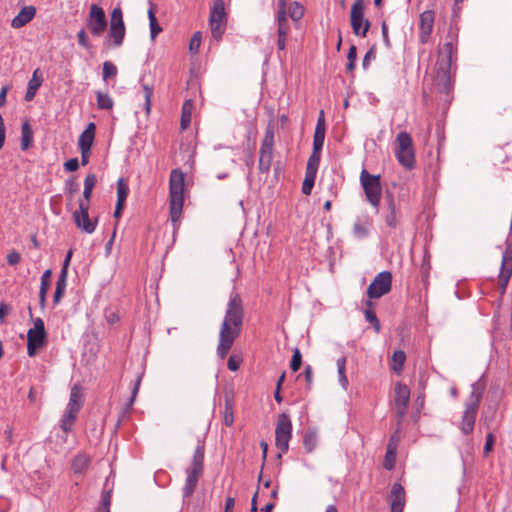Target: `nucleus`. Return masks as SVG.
<instances>
[{
	"mask_svg": "<svg viewBox=\"0 0 512 512\" xmlns=\"http://www.w3.org/2000/svg\"><path fill=\"white\" fill-rule=\"evenodd\" d=\"M242 359L238 356L231 355L227 362V367L231 371H237L240 367Z\"/></svg>",
	"mask_w": 512,
	"mask_h": 512,
	"instance_id": "4d7b16f0",
	"label": "nucleus"
},
{
	"mask_svg": "<svg viewBox=\"0 0 512 512\" xmlns=\"http://www.w3.org/2000/svg\"><path fill=\"white\" fill-rule=\"evenodd\" d=\"M82 405H83L82 388H81V386L75 384L71 388L70 398H69V402H68L66 410L78 413L80 411V409L82 408Z\"/></svg>",
	"mask_w": 512,
	"mask_h": 512,
	"instance_id": "b1692460",
	"label": "nucleus"
},
{
	"mask_svg": "<svg viewBox=\"0 0 512 512\" xmlns=\"http://www.w3.org/2000/svg\"><path fill=\"white\" fill-rule=\"evenodd\" d=\"M96 96H97L98 108L104 109V110H110L113 108L114 102L108 94L98 91L96 93Z\"/></svg>",
	"mask_w": 512,
	"mask_h": 512,
	"instance_id": "ea45409f",
	"label": "nucleus"
},
{
	"mask_svg": "<svg viewBox=\"0 0 512 512\" xmlns=\"http://www.w3.org/2000/svg\"><path fill=\"white\" fill-rule=\"evenodd\" d=\"M274 146V127L269 124L265 131V136L261 144L262 149H273Z\"/></svg>",
	"mask_w": 512,
	"mask_h": 512,
	"instance_id": "79ce46f5",
	"label": "nucleus"
},
{
	"mask_svg": "<svg viewBox=\"0 0 512 512\" xmlns=\"http://www.w3.org/2000/svg\"><path fill=\"white\" fill-rule=\"evenodd\" d=\"M193 108L194 104L192 100L189 99L183 103L180 121V126L182 130H186L189 127L192 119Z\"/></svg>",
	"mask_w": 512,
	"mask_h": 512,
	"instance_id": "cd10ccee",
	"label": "nucleus"
},
{
	"mask_svg": "<svg viewBox=\"0 0 512 512\" xmlns=\"http://www.w3.org/2000/svg\"><path fill=\"white\" fill-rule=\"evenodd\" d=\"M202 36L200 32H196L193 34L190 43H189V49L193 53H197L200 45H201Z\"/></svg>",
	"mask_w": 512,
	"mask_h": 512,
	"instance_id": "603ef678",
	"label": "nucleus"
},
{
	"mask_svg": "<svg viewBox=\"0 0 512 512\" xmlns=\"http://www.w3.org/2000/svg\"><path fill=\"white\" fill-rule=\"evenodd\" d=\"M142 88L145 99V111L147 114H149L151 109V98L153 96V88L147 84H142Z\"/></svg>",
	"mask_w": 512,
	"mask_h": 512,
	"instance_id": "3c124183",
	"label": "nucleus"
},
{
	"mask_svg": "<svg viewBox=\"0 0 512 512\" xmlns=\"http://www.w3.org/2000/svg\"><path fill=\"white\" fill-rule=\"evenodd\" d=\"M72 250H69L67 252V255L63 261L61 272L58 276L57 282H56V289L53 296V302L54 304H58L63 297L66 286H67V276H68V268L70 265V261L72 258Z\"/></svg>",
	"mask_w": 512,
	"mask_h": 512,
	"instance_id": "dca6fc26",
	"label": "nucleus"
},
{
	"mask_svg": "<svg viewBox=\"0 0 512 512\" xmlns=\"http://www.w3.org/2000/svg\"><path fill=\"white\" fill-rule=\"evenodd\" d=\"M395 155L398 162L406 169L415 166V151L412 137L409 133L400 132L395 140Z\"/></svg>",
	"mask_w": 512,
	"mask_h": 512,
	"instance_id": "39448f33",
	"label": "nucleus"
},
{
	"mask_svg": "<svg viewBox=\"0 0 512 512\" xmlns=\"http://www.w3.org/2000/svg\"><path fill=\"white\" fill-rule=\"evenodd\" d=\"M357 59V48L355 45H351L348 54H347V60L350 62H356Z\"/></svg>",
	"mask_w": 512,
	"mask_h": 512,
	"instance_id": "0e129e2a",
	"label": "nucleus"
},
{
	"mask_svg": "<svg viewBox=\"0 0 512 512\" xmlns=\"http://www.w3.org/2000/svg\"><path fill=\"white\" fill-rule=\"evenodd\" d=\"M326 134V123L324 111L321 110L318 116L317 124L313 136V150L322 151Z\"/></svg>",
	"mask_w": 512,
	"mask_h": 512,
	"instance_id": "aec40b11",
	"label": "nucleus"
},
{
	"mask_svg": "<svg viewBox=\"0 0 512 512\" xmlns=\"http://www.w3.org/2000/svg\"><path fill=\"white\" fill-rule=\"evenodd\" d=\"M316 175L305 172V179L302 184V193L304 195H310L314 186Z\"/></svg>",
	"mask_w": 512,
	"mask_h": 512,
	"instance_id": "49530a36",
	"label": "nucleus"
},
{
	"mask_svg": "<svg viewBox=\"0 0 512 512\" xmlns=\"http://www.w3.org/2000/svg\"><path fill=\"white\" fill-rule=\"evenodd\" d=\"M287 12H277L278 36H286L290 31V25L286 16Z\"/></svg>",
	"mask_w": 512,
	"mask_h": 512,
	"instance_id": "2f4dec72",
	"label": "nucleus"
},
{
	"mask_svg": "<svg viewBox=\"0 0 512 512\" xmlns=\"http://www.w3.org/2000/svg\"><path fill=\"white\" fill-rule=\"evenodd\" d=\"M223 421L227 427L232 426L234 423L233 406L228 399L225 402Z\"/></svg>",
	"mask_w": 512,
	"mask_h": 512,
	"instance_id": "c03bdc74",
	"label": "nucleus"
},
{
	"mask_svg": "<svg viewBox=\"0 0 512 512\" xmlns=\"http://www.w3.org/2000/svg\"><path fill=\"white\" fill-rule=\"evenodd\" d=\"M243 320L244 307L242 299L237 292H232L219 331L217 355L220 359H225L234 341L240 336Z\"/></svg>",
	"mask_w": 512,
	"mask_h": 512,
	"instance_id": "f257e3e1",
	"label": "nucleus"
},
{
	"mask_svg": "<svg viewBox=\"0 0 512 512\" xmlns=\"http://www.w3.org/2000/svg\"><path fill=\"white\" fill-rule=\"evenodd\" d=\"M406 360V354L402 350H397L393 353L390 367L396 373H400L403 369Z\"/></svg>",
	"mask_w": 512,
	"mask_h": 512,
	"instance_id": "7c9ffc66",
	"label": "nucleus"
},
{
	"mask_svg": "<svg viewBox=\"0 0 512 512\" xmlns=\"http://www.w3.org/2000/svg\"><path fill=\"white\" fill-rule=\"evenodd\" d=\"M292 437V422L288 414L282 413L278 416L275 429V445L281 451L286 453L289 449V441Z\"/></svg>",
	"mask_w": 512,
	"mask_h": 512,
	"instance_id": "1a4fd4ad",
	"label": "nucleus"
},
{
	"mask_svg": "<svg viewBox=\"0 0 512 512\" xmlns=\"http://www.w3.org/2000/svg\"><path fill=\"white\" fill-rule=\"evenodd\" d=\"M391 512H403L406 503V492L400 483H394L388 496Z\"/></svg>",
	"mask_w": 512,
	"mask_h": 512,
	"instance_id": "a211bd4d",
	"label": "nucleus"
},
{
	"mask_svg": "<svg viewBox=\"0 0 512 512\" xmlns=\"http://www.w3.org/2000/svg\"><path fill=\"white\" fill-rule=\"evenodd\" d=\"M320 159H321V151L313 150L312 154L310 155L308 162H307L306 172L316 175L318 166L320 163Z\"/></svg>",
	"mask_w": 512,
	"mask_h": 512,
	"instance_id": "f704fd0d",
	"label": "nucleus"
},
{
	"mask_svg": "<svg viewBox=\"0 0 512 512\" xmlns=\"http://www.w3.org/2000/svg\"><path fill=\"white\" fill-rule=\"evenodd\" d=\"M372 226V220L369 217L359 219L353 226V234L357 238H365L369 234V230Z\"/></svg>",
	"mask_w": 512,
	"mask_h": 512,
	"instance_id": "a878e982",
	"label": "nucleus"
},
{
	"mask_svg": "<svg viewBox=\"0 0 512 512\" xmlns=\"http://www.w3.org/2000/svg\"><path fill=\"white\" fill-rule=\"evenodd\" d=\"M126 28L123 20V12L120 7H115L110 15V24L108 39L112 41L115 47L123 44L125 38Z\"/></svg>",
	"mask_w": 512,
	"mask_h": 512,
	"instance_id": "9b49d317",
	"label": "nucleus"
},
{
	"mask_svg": "<svg viewBox=\"0 0 512 512\" xmlns=\"http://www.w3.org/2000/svg\"><path fill=\"white\" fill-rule=\"evenodd\" d=\"M185 192V173L181 169H173L169 178V212L171 221L177 223L183 211Z\"/></svg>",
	"mask_w": 512,
	"mask_h": 512,
	"instance_id": "7ed1b4c3",
	"label": "nucleus"
},
{
	"mask_svg": "<svg viewBox=\"0 0 512 512\" xmlns=\"http://www.w3.org/2000/svg\"><path fill=\"white\" fill-rule=\"evenodd\" d=\"M111 505V491L103 492L101 496V503L97 509V512H110Z\"/></svg>",
	"mask_w": 512,
	"mask_h": 512,
	"instance_id": "de8ad7c7",
	"label": "nucleus"
},
{
	"mask_svg": "<svg viewBox=\"0 0 512 512\" xmlns=\"http://www.w3.org/2000/svg\"><path fill=\"white\" fill-rule=\"evenodd\" d=\"M226 24L227 14L225 11V3L223 0H214L210 11L209 25L212 37L217 41L222 38L226 30Z\"/></svg>",
	"mask_w": 512,
	"mask_h": 512,
	"instance_id": "423d86ee",
	"label": "nucleus"
},
{
	"mask_svg": "<svg viewBox=\"0 0 512 512\" xmlns=\"http://www.w3.org/2000/svg\"><path fill=\"white\" fill-rule=\"evenodd\" d=\"M364 315H365L366 321L373 325L375 332L380 333L381 324H380L379 319L377 318V315H376L374 309H365Z\"/></svg>",
	"mask_w": 512,
	"mask_h": 512,
	"instance_id": "37998d69",
	"label": "nucleus"
},
{
	"mask_svg": "<svg viewBox=\"0 0 512 512\" xmlns=\"http://www.w3.org/2000/svg\"><path fill=\"white\" fill-rule=\"evenodd\" d=\"M81 152V164L83 166L87 165L89 163V158L91 155L90 149H79Z\"/></svg>",
	"mask_w": 512,
	"mask_h": 512,
	"instance_id": "e2e57ef3",
	"label": "nucleus"
},
{
	"mask_svg": "<svg viewBox=\"0 0 512 512\" xmlns=\"http://www.w3.org/2000/svg\"><path fill=\"white\" fill-rule=\"evenodd\" d=\"M86 25L93 36L102 35L107 28V20L102 7L92 4L86 19Z\"/></svg>",
	"mask_w": 512,
	"mask_h": 512,
	"instance_id": "ddd939ff",
	"label": "nucleus"
},
{
	"mask_svg": "<svg viewBox=\"0 0 512 512\" xmlns=\"http://www.w3.org/2000/svg\"><path fill=\"white\" fill-rule=\"evenodd\" d=\"M21 256L18 252L12 251L7 255V263L11 266L16 265L20 262Z\"/></svg>",
	"mask_w": 512,
	"mask_h": 512,
	"instance_id": "052dcab7",
	"label": "nucleus"
},
{
	"mask_svg": "<svg viewBox=\"0 0 512 512\" xmlns=\"http://www.w3.org/2000/svg\"><path fill=\"white\" fill-rule=\"evenodd\" d=\"M234 505H235L234 498L228 497L226 499L225 511L224 512H233Z\"/></svg>",
	"mask_w": 512,
	"mask_h": 512,
	"instance_id": "774afa93",
	"label": "nucleus"
},
{
	"mask_svg": "<svg viewBox=\"0 0 512 512\" xmlns=\"http://www.w3.org/2000/svg\"><path fill=\"white\" fill-rule=\"evenodd\" d=\"M36 15V8L32 5L23 7L19 13L12 19L11 26L15 29L28 24Z\"/></svg>",
	"mask_w": 512,
	"mask_h": 512,
	"instance_id": "412c9836",
	"label": "nucleus"
},
{
	"mask_svg": "<svg viewBox=\"0 0 512 512\" xmlns=\"http://www.w3.org/2000/svg\"><path fill=\"white\" fill-rule=\"evenodd\" d=\"M360 181L365 191V195L369 203L377 208L381 201L382 188L380 184V176L372 175L363 170L360 175Z\"/></svg>",
	"mask_w": 512,
	"mask_h": 512,
	"instance_id": "6e6552de",
	"label": "nucleus"
},
{
	"mask_svg": "<svg viewBox=\"0 0 512 512\" xmlns=\"http://www.w3.org/2000/svg\"><path fill=\"white\" fill-rule=\"evenodd\" d=\"M473 395H475V400L466 408L461 422V430L464 434L472 432L477 416V403L480 396L476 394V389H474Z\"/></svg>",
	"mask_w": 512,
	"mask_h": 512,
	"instance_id": "6ab92c4d",
	"label": "nucleus"
},
{
	"mask_svg": "<svg viewBox=\"0 0 512 512\" xmlns=\"http://www.w3.org/2000/svg\"><path fill=\"white\" fill-rule=\"evenodd\" d=\"M376 58V50L375 47H371L365 54L362 62V66L364 69H367L370 65L371 60H374Z\"/></svg>",
	"mask_w": 512,
	"mask_h": 512,
	"instance_id": "6e6d98bb",
	"label": "nucleus"
},
{
	"mask_svg": "<svg viewBox=\"0 0 512 512\" xmlns=\"http://www.w3.org/2000/svg\"><path fill=\"white\" fill-rule=\"evenodd\" d=\"M304 379L307 384V388L310 389L312 382H313V370L311 366H306L304 373H303Z\"/></svg>",
	"mask_w": 512,
	"mask_h": 512,
	"instance_id": "bf43d9fd",
	"label": "nucleus"
},
{
	"mask_svg": "<svg viewBox=\"0 0 512 512\" xmlns=\"http://www.w3.org/2000/svg\"><path fill=\"white\" fill-rule=\"evenodd\" d=\"M457 39L449 34L446 42L438 47L437 61L435 65L436 78L443 85H448L451 76L456 69Z\"/></svg>",
	"mask_w": 512,
	"mask_h": 512,
	"instance_id": "f03ea898",
	"label": "nucleus"
},
{
	"mask_svg": "<svg viewBox=\"0 0 512 512\" xmlns=\"http://www.w3.org/2000/svg\"><path fill=\"white\" fill-rule=\"evenodd\" d=\"M10 312V307L9 305L5 304V303H1L0 304V321L3 322L6 315Z\"/></svg>",
	"mask_w": 512,
	"mask_h": 512,
	"instance_id": "69168bd1",
	"label": "nucleus"
},
{
	"mask_svg": "<svg viewBox=\"0 0 512 512\" xmlns=\"http://www.w3.org/2000/svg\"><path fill=\"white\" fill-rule=\"evenodd\" d=\"M51 275L52 272L50 269L44 271V273L41 276V285L40 290L48 291L50 287V281H51Z\"/></svg>",
	"mask_w": 512,
	"mask_h": 512,
	"instance_id": "5fc2aeb1",
	"label": "nucleus"
},
{
	"mask_svg": "<svg viewBox=\"0 0 512 512\" xmlns=\"http://www.w3.org/2000/svg\"><path fill=\"white\" fill-rule=\"evenodd\" d=\"M150 31H151V39L154 40L156 36L162 31V28L158 24L156 15H155V7L153 5L150 6L148 10Z\"/></svg>",
	"mask_w": 512,
	"mask_h": 512,
	"instance_id": "72a5a7b5",
	"label": "nucleus"
},
{
	"mask_svg": "<svg viewBox=\"0 0 512 512\" xmlns=\"http://www.w3.org/2000/svg\"><path fill=\"white\" fill-rule=\"evenodd\" d=\"M64 168L68 172H74L79 168V161L77 158H71L64 163Z\"/></svg>",
	"mask_w": 512,
	"mask_h": 512,
	"instance_id": "13d9d810",
	"label": "nucleus"
},
{
	"mask_svg": "<svg viewBox=\"0 0 512 512\" xmlns=\"http://www.w3.org/2000/svg\"><path fill=\"white\" fill-rule=\"evenodd\" d=\"M46 336L43 320L36 318L34 320V327L29 329L27 333V352L30 357L35 356L38 350L44 346Z\"/></svg>",
	"mask_w": 512,
	"mask_h": 512,
	"instance_id": "9d476101",
	"label": "nucleus"
},
{
	"mask_svg": "<svg viewBox=\"0 0 512 512\" xmlns=\"http://www.w3.org/2000/svg\"><path fill=\"white\" fill-rule=\"evenodd\" d=\"M303 445L308 453L312 452L317 445V434L313 431H308L303 437Z\"/></svg>",
	"mask_w": 512,
	"mask_h": 512,
	"instance_id": "a19ab883",
	"label": "nucleus"
},
{
	"mask_svg": "<svg viewBox=\"0 0 512 512\" xmlns=\"http://www.w3.org/2000/svg\"><path fill=\"white\" fill-rule=\"evenodd\" d=\"M304 15V7L297 2H294L289 7V16L293 21L300 20Z\"/></svg>",
	"mask_w": 512,
	"mask_h": 512,
	"instance_id": "a18cd8bd",
	"label": "nucleus"
},
{
	"mask_svg": "<svg viewBox=\"0 0 512 512\" xmlns=\"http://www.w3.org/2000/svg\"><path fill=\"white\" fill-rule=\"evenodd\" d=\"M91 464V457L86 453H79L71 460V469L75 475L83 476Z\"/></svg>",
	"mask_w": 512,
	"mask_h": 512,
	"instance_id": "4be33fe9",
	"label": "nucleus"
},
{
	"mask_svg": "<svg viewBox=\"0 0 512 512\" xmlns=\"http://www.w3.org/2000/svg\"><path fill=\"white\" fill-rule=\"evenodd\" d=\"M117 67L110 61L103 63V79L106 81L109 78L116 77Z\"/></svg>",
	"mask_w": 512,
	"mask_h": 512,
	"instance_id": "09e8293b",
	"label": "nucleus"
},
{
	"mask_svg": "<svg viewBox=\"0 0 512 512\" xmlns=\"http://www.w3.org/2000/svg\"><path fill=\"white\" fill-rule=\"evenodd\" d=\"M396 441H397L396 436L393 435L388 443V446H387V451H386L385 461H384V467L387 470H391L395 466L396 448H397Z\"/></svg>",
	"mask_w": 512,
	"mask_h": 512,
	"instance_id": "bb28decb",
	"label": "nucleus"
},
{
	"mask_svg": "<svg viewBox=\"0 0 512 512\" xmlns=\"http://www.w3.org/2000/svg\"><path fill=\"white\" fill-rule=\"evenodd\" d=\"M204 453L205 445L204 442L199 441L194 451L191 464L186 469V480L183 487V497L189 498L195 488L204 471Z\"/></svg>",
	"mask_w": 512,
	"mask_h": 512,
	"instance_id": "20e7f679",
	"label": "nucleus"
},
{
	"mask_svg": "<svg viewBox=\"0 0 512 512\" xmlns=\"http://www.w3.org/2000/svg\"><path fill=\"white\" fill-rule=\"evenodd\" d=\"M385 222L390 228H396L398 224L396 206L393 199L388 201V213L385 216Z\"/></svg>",
	"mask_w": 512,
	"mask_h": 512,
	"instance_id": "473e14b6",
	"label": "nucleus"
},
{
	"mask_svg": "<svg viewBox=\"0 0 512 512\" xmlns=\"http://www.w3.org/2000/svg\"><path fill=\"white\" fill-rule=\"evenodd\" d=\"M37 70L34 72L32 79L28 83L27 92L25 94V100L31 101L38 88L41 86V80L36 77Z\"/></svg>",
	"mask_w": 512,
	"mask_h": 512,
	"instance_id": "e433bc0d",
	"label": "nucleus"
},
{
	"mask_svg": "<svg viewBox=\"0 0 512 512\" xmlns=\"http://www.w3.org/2000/svg\"><path fill=\"white\" fill-rule=\"evenodd\" d=\"M302 364V355L298 348L293 350V355L290 363V368L292 371L296 372L300 369Z\"/></svg>",
	"mask_w": 512,
	"mask_h": 512,
	"instance_id": "8fccbe9b",
	"label": "nucleus"
},
{
	"mask_svg": "<svg viewBox=\"0 0 512 512\" xmlns=\"http://www.w3.org/2000/svg\"><path fill=\"white\" fill-rule=\"evenodd\" d=\"M273 159V149L260 148L259 170L261 173H267L270 170Z\"/></svg>",
	"mask_w": 512,
	"mask_h": 512,
	"instance_id": "c85d7f7f",
	"label": "nucleus"
},
{
	"mask_svg": "<svg viewBox=\"0 0 512 512\" xmlns=\"http://www.w3.org/2000/svg\"><path fill=\"white\" fill-rule=\"evenodd\" d=\"M337 369H338V376H339V382L343 389H347L348 387V378L346 376V358L341 357L337 360Z\"/></svg>",
	"mask_w": 512,
	"mask_h": 512,
	"instance_id": "c9c22d12",
	"label": "nucleus"
},
{
	"mask_svg": "<svg viewBox=\"0 0 512 512\" xmlns=\"http://www.w3.org/2000/svg\"><path fill=\"white\" fill-rule=\"evenodd\" d=\"M129 194V186L123 178L117 181V202L125 203Z\"/></svg>",
	"mask_w": 512,
	"mask_h": 512,
	"instance_id": "58836bf2",
	"label": "nucleus"
},
{
	"mask_svg": "<svg viewBox=\"0 0 512 512\" xmlns=\"http://www.w3.org/2000/svg\"><path fill=\"white\" fill-rule=\"evenodd\" d=\"M364 0H355L350 10V24L356 36L366 37L371 27V22L364 15Z\"/></svg>",
	"mask_w": 512,
	"mask_h": 512,
	"instance_id": "0eeeda50",
	"label": "nucleus"
},
{
	"mask_svg": "<svg viewBox=\"0 0 512 512\" xmlns=\"http://www.w3.org/2000/svg\"><path fill=\"white\" fill-rule=\"evenodd\" d=\"M96 181V176L94 174H88L85 177L83 197L80 199L79 204L90 205V199L96 185Z\"/></svg>",
	"mask_w": 512,
	"mask_h": 512,
	"instance_id": "393cba45",
	"label": "nucleus"
},
{
	"mask_svg": "<svg viewBox=\"0 0 512 512\" xmlns=\"http://www.w3.org/2000/svg\"><path fill=\"white\" fill-rule=\"evenodd\" d=\"M493 443H494V438H493V435L491 433H489L487 436H486V442H485V452H489L492 450V447H493Z\"/></svg>",
	"mask_w": 512,
	"mask_h": 512,
	"instance_id": "338daca9",
	"label": "nucleus"
},
{
	"mask_svg": "<svg viewBox=\"0 0 512 512\" xmlns=\"http://www.w3.org/2000/svg\"><path fill=\"white\" fill-rule=\"evenodd\" d=\"M392 287V274L389 271H382L375 276L367 289V296L370 299H378L390 292Z\"/></svg>",
	"mask_w": 512,
	"mask_h": 512,
	"instance_id": "f8f14e48",
	"label": "nucleus"
},
{
	"mask_svg": "<svg viewBox=\"0 0 512 512\" xmlns=\"http://www.w3.org/2000/svg\"><path fill=\"white\" fill-rule=\"evenodd\" d=\"M140 383H141V377H138L134 383V387H133V390H132V396L130 398V401H129V405L131 406L134 401H135V398L138 394V391H139V387H140Z\"/></svg>",
	"mask_w": 512,
	"mask_h": 512,
	"instance_id": "680f3d73",
	"label": "nucleus"
},
{
	"mask_svg": "<svg viewBox=\"0 0 512 512\" xmlns=\"http://www.w3.org/2000/svg\"><path fill=\"white\" fill-rule=\"evenodd\" d=\"M76 412H71L69 410H66L62 420H61V428L64 432H69L72 429V426L76 420L77 417Z\"/></svg>",
	"mask_w": 512,
	"mask_h": 512,
	"instance_id": "4c0bfd02",
	"label": "nucleus"
},
{
	"mask_svg": "<svg viewBox=\"0 0 512 512\" xmlns=\"http://www.w3.org/2000/svg\"><path fill=\"white\" fill-rule=\"evenodd\" d=\"M410 401V389L407 385L400 382L396 383L394 388V405L395 412L398 416V424L400 425L403 417L406 415Z\"/></svg>",
	"mask_w": 512,
	"mask_h": 512,
	"instance_id": "4468645a",
	"label": "nucleus"
},
{
	"mask_svg": "<svg viewBox=\"0 0 512 512\" xmlns=\"http://www.w3.org/2000/svg\"><path fill=\"white\" fill-rule=\"evenodd\" d=\"M96 133V125L91 122L87 125L86 129L81 133L78 139L79 149H90L93 145Z\"/></svg>",
	"mask_w": 512,
	"mask_h": 512,
	"instance_id": "5701e85b",
	"label": "nucleus"
},
{
	"mask_svg": "<svg viewBox=\"0 0 512 512\" xmlns=\"http://www.w3.org/2000/svg\"><path fill=\"white\" fill-rule=\"evenodd\" d=\"M77 40H78L79 45L84 47V48H86V49H90L92 47L91 43L89 41L88 35H87V33H86V31L84 29H81L78 32Z\"/></svg>",
	"mask_w": 512,
	"mask_h": 512,
	"instance_id": "864d4df0",
	"label": "nucleus"
},
{
	"mask_svg": "<svg viewBox=\"0 0 512 512\" xmlns=\"http://www.w3.org/2000/svg\"><path fill=\"white\" fill-rule=\"evenodd\" d=\"M90 205L79 204V209L73 213L74 222L81 231L91 234L95 231L98 219L89 218Z\"/></svg>",
	"mask_w": 512,
	"mask_h": 512,
	"instance_id": "2eb2a0df",
	"label": "nucleus"
},
{
	"mask_svg": "<svg viewBox=\"0 0 512 512\" xmlns=\"http://www.w3.org/2000/svg\"><path fill=\"white\" fill-rule=\"evenodd\" d=\"M435 13L433 10H426L420 14L419 19V41L426 44L433 32Z\"/></svg>",
	"mask_w": 512,
	"mask_h": 512,
	"instance_id": "f3484780",
	"label": "nucleus"
},
{
	"mask_svg": "<svg viewBox=\"0 0 512 512\" xmlns=\"http://www.w3.org/2000/svg\"><path fill=\"white\" fill-rule=\"evenodd\" d=\"M32 141H33V131L31 129L30 124L28 122H25L22 125V129H21V143H20L21 149L23 151L27 150L30 147V145L32 144Z\"/></svg>",
	"mask_w": 512,
	"mask_h": 512,
	"instance_id": "c756f323",
	"label": "nucleus"
}]
</instances>
